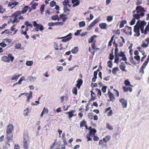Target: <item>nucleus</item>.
Wrapping results in <instances>:
<instances>
[{
    "label": "nucleus",
    "instance_id": "nucleus-1",
    "mask_svg": "<svg viewBox=\"0 0 149 149\" xmlns=\"http://www.w3.org/2000/svg\"><path fill=\"white\" fill-rule=\"evenodd\" d=\"M21 14H20V11H17L13 13L11 17V18L10 19V20L12 22L13 24L15 23H19V22L20 20H23L24 19V18L21 16Z\"/></svg>",
    "mask_w": 149,
    "mask_h": 149
},
{
    "label": "nucleus",
    "instance_id": "nucleus-2",
    "mask_svg": "<svg viewBox=\"0 0 149 149\" xmlns=\"http://www.w3.org/2000/svg\"><path fill=\"white\" fill-rule=\"evenodd\" d=\"M13 125L11 124L9 125L7 127L6 139H7L6 143L9 145H10L9 143L13 139V135L11 133L13 130Z\"/></svg>",
    "mask_w": 149,
    "mask_h": 149
},
{
    "label": "nucleus",
    "instance_id": "nucleus-3",
    "mask_svg": "<svg viewBox=\"0 0 149 149\" xmlns=\"http://www.w3.org/2000/svg\"><path fill=\"white\" fill-rule=\"evenodd\" d=\"M30 143L29 139L27 134H24L23 140V149H28L29 148V144Z\"/></svg>",
    "mask_w": 149,
    "mask_h": 149
},
{
    "label": "nucleus",
    "instance_id": "nucleus-4",
    "mask_svg": "<svg viewBox=\"0 0 149 149\" xmlns=\"http://www.w3.org/2000/svg\"><path fill=\"white\" fill-rule=\"evenodd\" d=\"M14 59V57L11 54H9L8 56H3L1 57V59L5 62H13Z\"/></svg>",
    "mask_w": 149,
    "mask_h": 149
},
{
    "label": "nucleus",
    "instance_id": "nucleus-5",
    "mask_svg": "<svg viewBox=\"0 0 149 149\" xmlns=\"http://www.w3.org/2000/svg\"><path fill=\"white\" fill-rule=\"evenodd\" d=\"M132 27L128 26H126L123 29V32L127 35H131L132 34Z\"/></svg>",
    "mask_w": 149,
    "mask_h": 149
},
{
    "label": "nucleus",
    "instance_id": "nucleus-6",
    "mask_svg": "<svg viewBox=\"0 0 149 149\" xmlns=\"http://www.w3.org/2000/svg\"><path fill=\"white\" fill-rule=\"evenodd\" d=\"M33 26L36 27L35 29V30L36 31H38L39 30L41 31H42L44 29L43 26L41 25L37 24L36 21L33 22Z\"/></svg>",
    "mask_w": 149,
    "mask_h": 149
},
{
    "label": "nucleus",
    "instance_id": "nucleus-7",
    "mask_svg": "<svg viewBox=\"0 0 149 149\" xmlns=\"http://www.w3.org/2000/svg\"><path fill=\"white\" fill-rule=\"evenodd\" d=\"M107 94L108 96L110 99L109 101H111L112 102H114L115 100V97L114 94L111 92L110 89L108 90Z\"/></svg>",
    "mask_w": 149,
    "mask_h": 149
},
{
    "label": "nucleus",
    "instance_id": "nucleus-8",
    "mask_svg": "<svg viewBox=\"0 0 149 149\" xmlns=\"http://www.w3.org/2000/svg\"><path fill=\"white\" fill-rule=\"evenodd\" d=\"M72 35V34L71 33H70L66 36L63 37L61 38H60L62 39V41L63 42H66L68 41H69L70 39H71L72 38V37L71 36Z\"/></svg>",
    "mask_w": 149,
    "mask_h": 149
},
{
    "label": "nucleus",
    "instance_id": "nucleus-9",
    "mask_svg": "<svg viewBox=\"0 0 149 149\" xmlns=\"http://www.w3.org/2000/svg\"><path fill=\"white\" fill-rule=\"evenodd\" d=\"M99 20L97 19H95L91 24L88 26L86 28V30L88 31L90 30L91 29L93 26L96 24L98 22Z\"/></svg>",
    "mask_w": 149,
    "mask_h": 149
},
{
    "label": "nucleus",
    "instance_id": "nucleus-10",
    "mask_svg": "<svg viewBox=\"0 0 149 149\" xmlns=\"http://www.w3.org/2000/svg\"><path fill=\"white\" fill-rule=\"evenodd\" d=\"M134 32L135 33L134 35V36L139 37L140 35L139 28L138 27L137 25L134 26Z\"/></svg>",
    "mask_w": 149,
    "mask_h": 149
},
{
    "label": "nucleus",
    "instance_id": "nucleus-11",
    "mask_svg": "<svg viewBox=\"0 0 149 149\" xmlns=\"http://www.w3.org/2000/svg\"><path fill=\"white\" fill-rule=\"evenodd\" d=\"M119 102L121 103L123 108H126L127 106V101L124 98H123L119 100Z\"/></svg>",
    "mask_w": 149,
    "mask_h": 149
},
{
    "label": "nucleus",
    "instance_id": "nucleus-12",
    "mask_svg": "<svg viewBox=\"0 0 149 149\" xmlns=\"http://www.w3.org/2000/svg\"><path fill=\"white\" fill-rule=\"evenodd\" d=\"M136 9L137 13H139L141 12H145L146 11L144 8L141 6H137L136 8Z\"/></svg>",
    "mask_w": 149,
    "mask_h": 149
},
{
    "label": "nucleus",
    "instance_id": "nucleus-13",
    "mask_svg": "<svg viewBox=\"0 0 149 149\" xmlns=\"http://www.w3.org/2000/svg\"><path fill=\"white\" fill-rule=\"evenodd\" d=\"M147 24V22L144 21H141V20H138L136 23V25L139 26H144Z\"/></svg>",
    "mask_w": 149,
    "mask_h": 149
},
{
    "label": "nucleus",
    "instance_id": "nucleus-14",
    "mask_svg": "<svg viewBox=\"0 0 149 149\" xmlns=\"http://www.w3.org/2000/svg\"><path fill=\"white\" fill-rule=\"evenodd\" d=\"M77 84H76V86L78 89H79L80 88L81 85L82 84L83 80L81 79H79L77 80Z\"/></svg>",
    "mask_w": 149,
    "mask_h": 149
},
{
    "label": "nucleus",
    "instance_id": "nucleus-15",
    "mask_svg": "<svg viewBox=\"0 0 149 149\" xmlns=\"http://www.w3.org/2000/svg\"><path fill=\"white\" fill-rule=\"evenodd\" d=\"M147 65L144 63L141 66L139 71V73H141L142 75L144 73V69L146 68V66Z\"/></svg>",
    "mask_w": 149,
    "mask_h": 149
},
{
    "label": "nucleus",
    "instance_id": "nucleus-16",
    "mask_svg": "<svg viewBox=\"0 0 149 149\" xmlns=\"http://www.w3.org/2000/svg\"><path fill=\"white\" fill-rule=\"evenodd\" d=\"M59 17L60 19H62L63 22H65L68 19L67 15L64 14H61Z\"/></svg>",
    "mask_w": 149,
    "mask_h": 149
},
{
    "label": "nucleus",
    "instance_id": "nucleus-17",
    "mask_svg": "<svg viewBox=\"0 0 149 149\" xmlns=\"http://www.w3.org/2000/svg\"><path fill=\"white\" fill-rule=\"evenodd\" d=\"M122 88L124 92H126L129 91L130 92H131L132 91V88L130 87H126L125 86H123Z\"/></svg>",
    "mask_w": 149,
    "mask_h": 149
},
{
    "label": "nucleus",
    "instance_id": "nucleus-18",
    "mask_svg": "<svg viewBox=\"0 0 149 149\" xmlns=\"http://www.w3.org/2000/svg\"><path fill=\"white\" fill-rule=\"evenodd\" d=\"M119 67L121 70L123 71L127 72V70L125 69L126 65L124 63L122 62L121 63V65H120Z\"/></svg>",
    "mask_w": 149,
    "mask_h": 149
},
{
    "label": "nucleus",
    "instance_id": "nucleus-19",
    "mask_svg": "<svg viewBox=\"0 0 149 149\" xmlns=\"http://www.w3.org/2000/svg\"><path fill=\"white\" fill-rule=\"evenodd\" d=\"M72 2L73 4V7L78 6L80 3V1L79 0H72Z\"/></svg>",
    "mask_w": 149,
    "mask_h": 149
},
{
    "label": "nucleus",
    "instance_id": "nucleus-20",
    "mask_svg": "<svg viewBox=\"0 0 149 149\" xmlns=\"http://www.w3.org/2000/svg\"><path fill=\"white\" fill-rule=\"evenodd\" d=\"M100 28L102 29H106L107 28V25L106 23H102L99 24Z\"/></svg>",
    "mask_w": 149,
    "mask_h": 149
},
{
    "label": "nucleus",
    "instance_id": "nucleus-21",
    "mask_svg": "<svg viewBox=\"0 0 149 149\" xmlns=\"http://www.w3.org/2000/svg\"><path fill=\"white\" fill-rule=\"evenodd\" d=\"M29 8V6H24L22 10L20 11V14H24L26 13L28 10Z\"/></svg>",
    "mask_w": 149,
    "mask_h": 149
},
{
    "label": "nucleus",
    "instance_id": "nucleus-22",
    "mask_svg": "<svg viewBox=\"0 0 149 149\" xmlns=\"http://www.w3.org/2000/svg\"><path fill=\"white\" fill-rule=\"evenodd\" d=\"M75 110H72L70 111L67 112V113L68 114L69 117L70 118H71L72 117V116H74L73 113L75 112Z\"/></svg>",
    "mask_w": 149,
    "mask_h": 149
},
{
    "label": "nucleus",
    "instance_id": "nucleus-23",
    "mask_svg": "<svg viewBox=\"0 0 149 149\" xmlns=\"http://www.w3.org/2000/svg\"><path fill=\"white\" fill-rule=\"evenodd\" d=\"M21 75V74H19L18 75L15 74L11 77V80H15L16 81Z\"/></svg>",
    "mask_w": 149,
    "mask_h": 149
},
{
    "label": "nucleus",
    "instance_id": "nucleus-24",
    "mask_svg": "<svg viewBox=\"0 0 149 149\" xmlns=\"http://www.w3.org/2000/svg\"><path fill=\"white\" fill-rule=\"evenodd\" d=\"M127 21L125 20H123L121 21L120 22V25L119 26V28H121L123 27L124 26L125 24H126Z\"/></svg>",
    "mask_w": 149,
    "mask_h": 149
},
{
    "label": "nucleus",
    "instance_id": "nucleus-25",
    "mask_svg": "<svg viewBox=\"0 0 149 149\" xmlns=\"http://www.w3.org/2000/svg\"><path fill=\"white\" fill-rule=\"evenodd\" d=\"M110 138L111 137L110 136H105V137L103 138V141L105 143H107L110 140Z\"/></svg>",
    "mask_w": 149,
    "mask_h": 149
},
{
    "label": "nucleus",
    "instance_id": "nucleus-26",
    "mask_svg": "<svg viewBox=\"0 0 149 149\" xmlns=\"http://www.w3.org/2000/svg\"><path fill=\"white\" fill-rule=\"evenodd\" d=\"M30 111V109L29 107H27L24 111V114L25 116H27L29 115Z\"/></svg>",
    "mask_w": 149,
    "mask_h": 149
},
{
    "label": "nucleus",
    "instance_id": "nucleus-27",
    "mask_svg": "<svg viewBox=\"0 0 149 149\" xmlns=\"http://www.w3.org/2000/svg\"><path fill=\"white\" fill-rule=\"evenodd\" d=\"M86 124V122L85 121V120L84 119L82 121L80 122V127H82L85 126L86 129H87V126L86 125H85Z\"/></svg>",
    "mask_w": 149,
    "mask_h": 149
},
{
    "label": "nucleus",
    "instance_id": "nucleus-28",
    "mask_svg": "<svg viewBox=\"0 0 149 149\" xmlns=\"http://www.w3.org/2000/svg\"><path fill=\"white\" fill-rule=\"evenodd\" d=\"M69 1L68 0H64L63 2V5L64 6H68L69 7H70L71 6L70 4H69Z\"/></svg>",
    "mask_w": 149,
    "mask_h": 149
},
{
    "label": "nucleus",
    "instance_id": "nucleus-29",
    "mask_svg": "<svg viewBox=\"0 0 149 149\" xmlns=\"http://www.w3.org/2000/svg\"><path fill=\"white\" fill-rule=\"evenodd\" d=\"M96 132V130L95 128H93L89 132V133L91 135V136H92L93 135H95V134Z\"/></svg>",
    "mask_w": 149,
    "mask_h": 149
},
{
    "label": "nucleus",
    "instance_id": "nucleus-30",
    "mask_svg": "<svg viewBox=\"0 0 149 149\" xmlns=\"http://www.w3.org/2000/svg\"><path fill=\"white\" fill-rule=\"evenodd\" d=\"M94 38H97V36L95 35H93L91 36L90 38L88 40V42L89 43H92L94 40Z\"/></svg>",
    "mask_w": 149,
    "mask_h": 149
},
{
    "label": "nucleus",
    "instance_id": "nucleus-31",
    "mask_svg": "<svg viewBox=\"0 0 149 149\" xmlns=\"http://www.w3.org/2000/svg\"><path fill=\"white\" fill-rule=\"evenodd\" d=\"M78 47H75L74 49L72 50L71 52L73 54H76L77 53V52H78Z\"/></svg>",
    "mask_w": 149,
    "mask_h": 149
},
{
    "label": "nucleus",
    "instance_id": "nucleus-32",
    "mask_svg": "<svg viewBox=\"0 0 149 149\" xmlns=\"http://www.w3.org/2000/svg\"><path fill=\"white\" fill-rule=\"evenodd\" d=\"M133 16L134 17L133 18L134 19H139L140 18V15L138 14H134L133 15Z\"/></svg>",
    "mask_w": 149,
    "mask_h": 149
},
{
    "label": "nucleus",
    "instance_id": "nucleus-33",
    "mask_svg": "<svg viewBox=\"0 0 149 149\" xmlns=\"http://www.w3.org/2000/svg\"><path fill=\"white\" fill-rule=\"evenodd\" d=\"M63 10L64 12L65 13H68V14H69V12L70 11L69 9L68 8L67 6H65L64 7Z\"/></svg>",
    "mask_w": 149,
    "mask_h": 149
},
{
    "label": "nucleus",
    "instance_id": "nucleus-34",
    "mask_svg": "<svg viewBox=\"0 0 149 149\" xmlns=\"http://www.w3.org/2000/svg\"><path fill=\"white\" fill-rule=\"evenodd\" d=\"M72 93L75 95H77V90L76 87H74L72 89Z\"/></svg>",
    "mask_w": 149,
    "mask_h": 149
},
{
    "label": "nucleus",
    "instance_id": "nucleus-35",
    "mask_svg": "<svg viewBox=\"0 0 149 149\" xmlns=\"http://www.w3.org/2000/svg\"><path fill=\"white\" fill-rule=\"evenodd\" d=\"M118 67H114L113 68L112 72L113 74H116V72L118 71Z\"/></svg>",
    "mask_w": 149,
    "mask_h": 149
},
{
    "label": "nucleus",
    "instance_id": "nucleus-36",
    "mask_svg": "<svg viewBox=\"0 0 149 149\" xmlns=\"http://www.w3.org/2000/svg\"><path fill=\"white\" fill-rule=\"evenodd\" d=\"M124 84L126 86H131L132 87L133 86L132 85H130V83L128 80H126L124 81Z\"/></svg>",
    "mask_w": 149,
    "mask_h": 149
},
{
    "label": "nucleus",
    "instance_id": "nucleus-37",
    "mask_svg": "<svg viewBox=\"0 0 149 149\" xmlns=\"http://www.w3.org/2000/svg\"><path fill=\"white\" fill-rule=\"evenodd\" d=\"M119 60V56L117 55H115V63H116L118 64V61Z\"/></svg>",
    "mask_w": 149,
    "mask_h": 149
},
{
    "label": "nucleus",
    "instance_id": "nucleus-38",
    "mask_svg": "<svg viewBox=\"0 0 149 149\" xmlns=\"http://www.w3.org/2000/svg\"><path fill=\"white\" fill-rule=\"evenodd\" d=\"M107 64L108 65V66L110 68H112V65H113V63L112 61H109L107 62Z\"/></svg>",
    "mask_w": 149,
    "mask_h": 149
},
{
    "label": "nucleus",
    "instance_id": "nucleus-39",
    "mask_svg": "<svg viewBox=\"0 0 149 149\" xmlns=\"http://www.w3.org/2000/svg\"><path fill=\"white\" fill-rule=\"evenodd\" d=\"M96 91L97 92V96H101L102 95L101 91L100 89H98L97 88H96L95 89Z\"/></svg>",
    "mask_w": 149,
    "mask_h": 149
},
{
    "label": "nucleus",
    "instance_id": "nucleus-40",
    "mask_svg": "<svg viewBox=\"0 0 149 149\" xmlns=\"http://www.w3.org/2000/svg\"><path fill=\"white\" fill-rule=\"evenodd\" d=\"M29 30V28L27 27L26 28L25 31H24L23 29L21 30V33L22 34H23L24 35H26L27 34V31H28Z\"/></svg>",
    "mask_w": 149,
    "mask_h": 149
},
{
    "label": "nucleus",
    "instance_id": "nucleus-41",
    "mask_svg": "<svg viewBox=\"0 0 149 149\" xmlns=\"http://www.w3.org/2000/svg\"><path fill=\"white\" fill-rule=\"evenodd\" d=\"M142 53H143L142 54V55H143V57H142L141 59V62H143V61L144 59H145L146 58L147 56L146 54V53L145 52H143Z\"/></svg>",
    "mask_w": 149,
    "mask_h": 149
},
{
    "label": "nucleus",
    "instance_id": "nucleus-42",
    "mask_svg": "<svg viewBox=\"0 0 149 149\" xmlns=\"http://www.w3.org/2000/svg\"><path fill=\"white\" fill-rule=\"evenodd\" d=\"M19 2H12V6L13 5V6H12L11 7V9H13L16 6L18 5L19 4Z\"/></svg>",
    "mask_w": 149,
    "mask_h": 149
},
{
    "label": "nucleus",
    "instance_id": "nucleus-43",
    "mask_svg": "<svg viewBox=\"0 0 149 149\" xmlns=\"http://www.w3.org/2000/svg\"><path fill=\"white\" fill-rule=\"evenodd\" d=\"M114 36L113 35L111 38L110 40L109 41V44L108 46H111L112 45V42L114 37Z\"/></svg>",
    "mask_w": 149,
    "mask_h": 149
},
{
    "label": "nucleus",
    "instance_id": "nucleus-44",
    "mask_svg": "<svg viewBox=\"0 0 149 149\" xmlns=\"http://www.w3.org/2000/svg\"><path fill=\"white\" fill-rule=\"evenodd\" d=\"M52 18L54 20H58V21L59 20V17L58 15H57L52 16Z\"/></svg>",
    "mask_w": 149,
    "mask_h": 149
},
{
    "label": "nucleus",
    "instance_id": "nucleus-45",
    "mask_svg": "<svg viewBox=\"0 0 149 149\" xmlns=\"http://www.w3.org/2000/svg\"><path fill=\"white\" fill-rule=\"evenodd\" d=\"M33 62L32 61H27L26 63V65L28 66H31L33 64Z\"/></svg>",
    "mask_w": 149,
    "mask_h": 149
},
{
    "label": "nucleus",
    "instance_id": "nucleus-46",
    "mask_svg": "<svg viewBox=\"0 0 149 149\" xmlns=\"http://www.w3.org/2000/svg\"><path fill=\"white\" fill-rule=\"evenodd\" d=\"M24 24L26 25V27H28L29 26H30L31 27H33L32 25L31 24H29V22L28 21H26L25 23Z\"/></svg>",
    "mask_w": 149,
    "mask_h": 149
},
{
    "label": "nucleus",
    "instance_id": "nucleus-47",
    "mask_svg": "<svg viewBox=\"0 0 149 149\" xmlns=\"http://www.w3.org/2000/svg\"><path fill=\"white\" fill-rule=\"evenodd\" d=\"M45 6V5H42L40 8V10L41 13H42L44 11V8Z\"/></svg>",
    "mask_w": 149,
    "mask_h": 149
},
{
    "label": "nucleus",
    "instance_id": "nucleus-48",
    "mask_svg": "<svg viewBox=\"0 0 149 149\" xmlns=\"http://www.w3.org/2000/svg\"><path fill=\"white\" fill-rule=\"evenodd\" d=\"M107 127L109 130H112L113 129V127L109 123H107Z\"/></svg>",
    "mask_w": 149,
    "mask_h": 149
},
{
    "label": "nucleus",
    "instance_id": "nucleus-49",
    "mask_svg": "<svg viewBox=\"0 0 149 149\" xmlns=\"http://www.w3.org/2000/svg\"><path fill=\"white\" fill-rule=\"evenodd\" d=\"M21 46V44L20 43H16L15 46L16 49H19Z\"/></svg>",
    "mask_w": 149,
    "mask_h": 149
},
{
    "label": "nucleus",
    "instance_id": "nucleus-50",
    "mask_svg": "<svg viewBox=\"0 0 149 149\" xmlns=\"http://www.w3.org/2000/svg\"><path fill=\"white\" fill-rule=\"evenodd\" d=\"M79 25L80 27H81L85 26V22L83 21L79 22Z\"/></svg>",
    "mask_w": 149,
    "mask_h": 149
},
{
    "label": "nucleus",
    "instance_id": "nucleus-51",
    "mask_svg": "<svg viewBox=\"0 0 149 149\" xmlns=\"http://www.w3.org/2000/svg\"><path fill=\"white\" fill-rule=\"evenodd\" d=\"M114 58V56L113 55V52L112 51V53H111L109 54V59L111 61Z\"/></svg>",
    "mask_w": 149,
    "mask_h": 149
},
{
    "label": "nucleus",
    "instance_id": "nucleus-52",
    "mask_svg": "<svg viewBox=\"0 0 149 149\" xmlns=\"http://www.w3.org/2000/svg\"><path fill=\"white\" fill-rule=\"evenodd\" d=\"M88 117L89 119L91 120H92L93 117V115L92 114V113H88Z\"/></svg>",
    "mask_w": 149,
    "mask_h": 149
},
{
    "label": "nucleus",
    "instance_id": "nucleus-53",
    "mask_svg": "<svg viewBox=\"0 0 149 149\" xmlns=\"http://www.w3.org/2000/svg\"><path fill=\"white\" fill-rule=\"evenodd\" d=\"M113 17L111 16H108L107 18V19L108 22H111L113 20Z\"/></svg>",
    "mask_w": 149,
    "mask_h": 149
},
{
    "label": "nucleus",
    "instance_id": "nucleus-54",
    "mask_svg": "<svg viewBox=\"0 0 149 149\" xmlns=\"http://www.w3.org/2000/svg\"><path fill=\"white\" fill-rule=\"evenodd\" d=\"M29 79L31 81H34L36 79V77L32 76H30L29 77Z\"/></svg>",
    "mask_w": 149,
    "mask_h": 149
},
{
    "label": "nucleus",
    "instance_id": "nucleus-55",
    "mask_svg": "<svg viewBox=\"0 0 149 149\" xmlns=\"http://www.w3.org/2000/svg\"><path fill=\"white\" fill-rule=\"evenodd\" d=\"M56 2L54 1H51L50 3V6L53 7L54 6H55L56 5Z\"/></svg>",
    "mask_w": 149,
    "mask_h": 149
},
{
    "label": "nucleus",
    "instance_id": "nucleus-56",
    "mask_svg": "<svg viewBox=\"0 0 149 149\" xmlns=\"http://www.w3.org/2000/svg\"><path fill=\"white\" fill-rule=\"evenodd\" d=\"M107 88V86H105L102 87L101 89V90L103 93H104L106 92Z\"/></svg>",
    "mask_w": 149,
    "mask_h": 149
},
{
    "label": "nucleus",
    "instance_id": "nucleus-57",
    "mask_svg": "<svg viewBox=\"0 0 149 149\" xmlns=\"http://www.w3.org/2000/svg\"><path fill=\"white\" fill-rule=\"evenodd\" d=\"M38 4L36 3H34L31 6V8L33 10L36 9V6H38Z\"/></svg>",
    "mask_w": 149,
    "mask_h": 149
},
{
    "label": "nucleus",
    "instance_id": "nucleus-58",
    "mask_svg": "<svg viewBox=\"0 0 149 149\" xmlns=\"http://www.w3.org/2000/svg\"><path fill=\"white\" fill-rule=\"evenodd\" d=\"M149 31V25H147L144 31V33L145 34H147V31Z\"/></svg>",
    "mask_w": 149,
    "mask_h": 149
},
{
    "label": "nucleus",
    "instance_id": "nucleus-59",
    "mask_svg": "<svg viewBox=\"0 0 149 149\" xmlns=\"http://www.w3.org/2000/svg\"><path fill=\"white\" fill-rule=\"evenodd\" d=\"M91 136V135L90 133L87 134L86 137L87 138V141H92V139L90 138Z\"/></svg>",
    "mask_w": 149,
    "mask_h": 149
},
{
    "label": "nucleus",
    "instance_id": "nucleus-60",
    "mask_svg": "<svg viewBox=\"0 0 149 149\" xmlns=\"http://www.w3.org/2000/svg\"><path fill=\"white\" fill-rule=\"evenodd\" d=\"M57 69L58 71H61L63 70V68L62 66H57Z\"/></svg>",
    "mask_w": 149,
    "mask_h": 149
},
{
    "label": "nucleus",
    "instance_id": "nucleus-61",
    "mask_svg": "<svg viewBox=\"0 0 149 149\" xmlns=\"http://www.w3.org/2000/svg\"><path fill=\"white\" fill-rule=\"evenodd\" d=\"M148 44L145 43H143L141 45V47L143 48H145L148 47Z\"/></svg>",
    "mask_w": 149,
    "mask_h": 149
},
{
    "label": "nucleus",
    "instance_id": "nucleus-62",
    "mask_svg": "<svg viewBox=\"0 0 149 149\" xmlns=\"http://www.w3.org/2000/svg\"><path fill=\"white\" fill-rule=\"evenodd\" d=\"M93 136V140L94 141H97L99 140V138L97 136H95V135Z\"/></svg>",
    "mask_w": 149,
    "mask_h": 149
},
{
    "label": "nucleus",
    "instance_id": "nucleus-63",
    "mask_svg": "<svg viewBox=\"0 0 149 149\" xmlns=\"http://www.w3.org/2000/svg\"><path fill=\"white\" fill-rule=\"evenodd\" d=\"M0 46L3 47H4L6 46V45L4 43V41L0 43Z\"/></svg>",
    "mask_w": 149,
    "mask_h": 149
},
{
    "label": "nucleus",
    "instance_id": "nucleus-64",
    "mask_svg": "<svg viewBox=\"0 0 149 149\" xmlns=\"http://www.w3.org/2000/svg\"><path fill=\"white\" fill-rule=\"evenodd\" d=\"M135 22H136L135 19H134L133 18L132 19V20H131V21L130 23V24L131 25H134L135 23Z\"/></svg>",
    "mask_w": 149,
    "mask_h": 149
}]
</instances>
